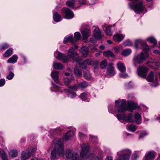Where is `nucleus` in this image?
I'll return each instance as SVG.
<instances>
[{
  "mask_svg": "<svg viewBox=\"0 0 160 160\" xmlns=\"http://www.w3.org/2000/svg\"><path fill=\"white\" fill-rule=\"evenodd\" d=\"M55 147L51 153V159L52 160L58 159L60 157L64 156L63 143L61 139L56 138L54 140Z\"/></svg>",
  "mask_w": 160,
  "mask_h": 160,
  "instance_id": "obj_1",
  "label": "nucleus"
},
{
  "mask_svg": "<svg viewBox=\"0 0 160 160\" xmlns=\"http://www.w3.org/2000/svg\"><path fill=\"white\" fill-rule=\"evenodd\" d=\"M68 51V56L58 52H56L54 53V56L58 59L64 62H67L69 60V58L74 59L78 55L77 52L72 48H70Z\"/></svg>",
  "mask_w": 160,
  "mask_h": 160,
  "instance_id": "obj_2",
  "label": "nucleus"
},
{
  "mask_svg": "<svg viewBox=\"0 0 160 160\" xmlns=\"http://www.w3.org/2000/svg\"><path fill=\"white\" fill-rule=\"evenodd\" d=\"M129 5L130 8L137 13L142 12L146 9L145 5H143L142 1L138 2H130L129 3Z\"/></svg>",
  "mask_w": 160,
  "mask_h": 160,
  "instance_id": "obj_3",
  "label": "nucleus"
},
{
  "mask_svg": "<svg viewBox=\"0 0 160 160\" xmlns=\"http://www.w3.org/2000/svg\"><path fill=\"white\" fill-rule=\"evenodd\" d=\"M148 53L141 52L139 54L134 56L133 62L134 63H141L148 58Z\"/></svg>",
  "mask_w": 160,
  "mask_h": 160,
  "instance_id": "obj_4",
  "label": "nucleus"
},
{
  "mask_svg": "<svg viewBox=\"0 0 160 160\" xmlns=\"http://www.w3.org/2000/svg\"><path fill=\"white\" fill-rule=\"evenodd\" d=\"M138 104L133 101H128L127 106H121V112L126 111L132 112L138 107Z\"/></svg>",
  "mask_w": 160,
  "mask_h": 160,
  "instance_id": "obj_5",
  "label": "nucleus"
},
{
  "mask_svg": "<svg viewBox=\"0 0 160 160\" xmlns=\"http://www.w3.org/2000/svg\"><path fill=\"white\" fill-rule=\"evenodd\" d=\"M132 154L129 149H125L121 151V160H129Z\"/></svg>",
  "mask_w": 160,
  "mask_h": 160,
  "instance_id": "obj_6",
  "label": "nucleus"
},
{
  "mask_svg": "<svg viewBox=\"0 0 160 160\" xmlns=\"http://www.w3.org/2000/svg\"><path fill=\"white\" fill-rule=\"evenodd\" d=\"M148 68L144 66H140L138 68V76L145 78L148 73Z\"/></svg>",
  "mask_w": 160,
  "mask_h": 160,
  "instance_id": "obj_7",
  "label": "nucleus"
},
{
  "mask_svg": "<svg viewBox=\"0 0 160 160\" xmlns=\"http://www.w3.org/2000/svg\"><path fill=\"white\" fill-rule=\"evenodd\" d=\"M122 120L127 122L133 123L135 122L133 117L132 113H130L127 115L126 114L121 112V120Z\"/></svg>",
  "mask_w": 160,
  "mask_h": 160,
  "instance_id": "obj_8",
  "label": "nucleus"
},
{
  "mask_svg": "<svg viewBox=\"0 0 160 160\" xmlns=\"http://www.w3.org/2000/svg\"><path fill=\"white\" fill-rule=\"evenodd\" d=\"M81 150L80 153V156L84 158L88 154L89 151V147L86 144L83 143L81 146Z\"/></svg>",
  "mask_w": 160,
  "mask_h": 160,
  "instance_id": "obj_9",
  "label": "nucleus"
},
{
  "mask_svg": "<svg viewBox=\"0 0 160 160\" xmlns=\"http://www.w3.org/2000/svg\"><path fill=\"white\" fill-rule=\"evenodd\" d=\"M115 107L114 108V113L118 119L120 121V101L118 100L115 101Z\"/></svg>",
  "mask_w": 160,
  "mask_h": 160,
  "instance_id": "obj_10",
  "label": "nucleus"
},
{
  "mask_svg": "<svg viewBox=\"0 0 160 160\" xmlns=\"http://www.w3.org/2000/svg\"><path fill=\"white\" fill-rule=\"evenodd\" d=\"M62 12L65 14L66 18L67 19H71L74 16V14L73 12L68 8H63L62 10Z\"/></svg>",
  "mask_w": 160,
  "mask_h": 160,
  "instance_id": "obj_11",
  "label": "nucleus"
},
{
  "mask_svg": "<svg viewBox=\"0 0 160 160\" xmlns=\"http://www.w3.org/2000/svg\"><path fill=\"white\" fill-rule=\"evenodd\" d=\"M93 34L94 38L96 39H101L103 36L98 28H96L94 29Z\"/></svg>",
  "mask_w": 160,
  "mask_h": 160,
  "instance_id": "obj_12",
  "label": "nucleus"
},
{
  "mask_svg": "<svg viewBox=\"0 0 160 160\" xmlns=\"http://www.w3.org/2000/svg\"><path fill=\"white\" fill-rule=\"evenodd\" d=\"M115 72L114 69L113 64L110 63L108 64L107 70V73L108 75L110 76H112L115 74Z\"/></svg>",
  "mask_w": 160,
  "mask_h": 160,
  "instance_id": "obj_13",
  "label": "nucleus"
},
{
  "mask_svg": "<svg viewBox=\"0 0 160 160\" xmlns=\"http://www.w3.org/2000/svg\"><path fill=\"white\" fill-rule=\"evenodd\" d=\"M58 73L59 72L54 71H53L51 74L52 78H53L54 81L56 83H58L59 82Z\"/></svg>",
  "mask_w": 160,
  "mask_h": 160,
  "instance_id": "obj_14",
  "label": "nucleus"
},
{
  "mask_svg": "<svg viewBox=\"0 0 160 160\" xmlns=\"http://www.w3.org/2000/svg\"><path fill=\"white\" fill-rule=\"evenodd\" d=\"M82 34L84 40L87 39L90 36L91 32L90 30L88 28H84L82 32Z\"/></svg>",
  "mask_w": 160,
  "mask_h": 160,
  "instance_id": "obj_15",
  "label": "nucleus"
},
{
  "mask_svg": "<svg viewBox=\"0 0 160 160\" xmlns=\"http://www.w3.org/2000/svg\"><path fill=\"white\" fill-rule=\"evenodd\" d=\"M126 70L125 66L121 62V77L122 78H126L128 76V75L126 73H124Z\"/></svg>",
  "mask_w": 160,
  "mask_h": 160,
  "instance_id": "obj_16",
  "label": "nucleus"
},
{
  "mask_svg": "<svg viewBox=\"0 0 160 160\" xmlns=\"http://www.w3.org/2000/svg\"><path fill=\"white\" fill-rule=\"evenodd\" d=\"M133 119L135 121L134 122L137 124H140L141 123V116L138 113H137L134 114Z\"/></svg>",
  "mask_w": 160,
  "mask_h": 160,
  "instance_id": "obj_17",
  "label": "nucleus"
},
{
  "mask_svg": "<svg viewBox=\"0 0 160 160\" xmlns=\"http://www.w3.org/2000/svg\"><path fill=\"white\" fill-rule=\"evenodd\" d=\"M74 135V132L72 130H70L66 133L63 138L65 140H68L71 139V138Z\"/></svg>",
  "mask_w": 160,
  "mask_h": 160,
  "instance_id": "obj_18",
  "label": "nucleus"
},
{
  "mask_svg": "<svg viewBox=\"0 0 160 160\" xmlns=\"http://www.w3.org/2000/svg\"><path fill=\"white\" fill-rule=\"evenodd\" d=\"M31 156L30 152H25L23 151L21 155V159L22 160H26L29 158Z\"/></svg>",
  "mask_w": 160,
  "mask_h": 160,
  "instance_id": "obj_19",
  "label": "nucleus"
},
{
  "mask_svg": "<svg viewBox=\"0 0 160 160\" xmlns=\"http://www.w3.org/2000/svg\"><path fill=\"white\" fill-rule=\"evenodd\" d=\"M113 27L112 26H109L106 28L105 32L107 35L111 36L112 35L113 30L112 29Z\"/></svg>",
  "mask_w": 160,
  "mask_h": 160,
  "instance_id": "obj_20",
  "label": "nucleus"
},
{
  "mask_svg": "<svg viewBox=\"0 0 160 160\" xmlns=\"http://www.w3.org/2000/svg\"><path fill=\"white\" fill-rule=\"evenodd\" d=\"M18 59L17 56L16 55H14L8 59L7 62L10 63H15L17 62Z\"/></svg>",
  "mask_w": 160,
  "mask_h": 160,
  "instance_id": "obj_21",
  "label": "nucleus"
},
{
  "mask_svg": "<svg viewBox=\"0 0 160 160\" xmlns=\"http://www.w3.org/2000/svg\"><path fill=\"white\" fill-rule=\"evenodd\" d=\"M81 52L82 56L84 58L86 57L88 53V48L86 47H84L81 48Z\"/></svg>",
  "mask_w": 160,
  "mask_h": 160,
  "instance_id": "obj_22",
  "label": "nucleus"
},
{
  "mask_svg": "<svg viewBox=\"0 0 160 160\" xmlns=\"http://www.w3.org/2000/svg\"><path fill=\"white\" fill-rule=\"evenodd\" d=\"M70 42L72 43H74V40L73 39L72 36H67L63 40V43L65 44L67 42Z\"/></svg>",
  "mask_w": 160,
  "mask_h": 160,
  "instance_id": "obj_23",
  "label": "nucleus"
},
{
  "mask_svg": "<svg viewBox=\"0 0 160 160\" xmlns=\"http://www.w3.org/2000/svg\"><path fill=\"white\" fill-rule=\"evenodd\" d=\"M53 67L54 69L62 70V69L63 66L60 63L54 62L53 63Z\"/></svg>",
  "mask_w": 160,
  "mask_h": 160,
  "instance_id": "obj_24",
  "label": "nucleus"
},
{
  "mask_svg": "<svg viewBox=\"0 0 160 160\" xmlns=\"http://www.w3.org/2000/svg\"><path fill=\"white\" fill-rule=\"evenodd\" d=\"M155 158L154 153L149 152L146 155L145 160H153Z\"/></svg>",
  "mask_w": 160,
  "mask_h": 160,
  "instance_id": "obj_25",
  "label": "nucleus"
},
{
  "mask_svg": "<svg viewBox=\"0 0 160 160\" xmlns=\"http://www.w3.org/2000/svg\"><path fill=\"white\" fill-rule=\"evenodd\" d=\"M78 86L77 84H75L73 86L70 87L68 88V89L65 90L66 92H73L77 90Z\"/></svg>",
  "mask_w": 160,
  "mask_h": 160,
  "instance_id": "obj_26",
  "label": "nucleus"
},
{
  "mask_svg": "<svg viewBox=\"0 0 160 160\" xmlns=\"http://www.w3.org/2000/svg\"><path fill=\"white\" fill-rule=\"evenodd\" d=\"M143 41L141 39H138L136 40L134 43L135 48L137 49L139 47L141 48L142 43H143Z\"/></svg>",
  "mask_w": 160,
  "mask_h": 160,
  "instance_id": "obj_27",
  "label": "nucleus"
},
{
  "mask_svg": "<svg viewBox=\"0 0 160 160\" xmlns=\"http://www.w3.org/2000/svg\"><path fill=\"white\" fill-rule=\"evenodd\" d=\"M140 48L142 49L144 52L148 53L149 51V46L144 41L143 42V43H142Z\"/></svg>",
  "mask_w": 160,
  "mask_h": 160,
  "instance_id": "obj_28",
  "label": "nucleus"
},
{
  "mask_svg": "<svg viewBox=\"0 0 160 160\" xmlns=\"http://www.w3.org/2000/svg\"><path fill=\"white\" fill-rule=\"evenodd\" d=\"M74 79V77L71 75L70 78H66L64 79V83L66 86H68L70 84L71 81L73 80Z\"/></svg>",
  "mask_w": 160,
  "mask_h": 160,
  "instance_id": "obj_29",
  "label": "nucleus"
},
{
  "mask_svg": "<svg viewBox=\"0 0 160 160\" xmlns=\"http://www.w3.org/2000/svg\"><path fill=\"white\" fill-rule=\"evenodd\" d=\"M103 54L105 56L108 57H111L114 58L115 56L114 53L110 50L104 52Z\"/></svg>",
  "mask_w": 160,
  "mask_h": 160,
  "instance_id": "obj_30",
  "label": "nucleus"
},
{
  "mask_svg": "<svg viewBox=\"0 0 160 160\" xmlns=\"http://www.w3.org/2000/svg\"><path fill=\"white\" fill-rule=\"evenodd\" d=\"M132 52L131 50L130 49H124L122 53V56L126 57L129 55Z\"/></svg>",
  "mask_w": 160,
  "mask_h": 160,
  "instance_id": "obj_31",
  "label": "nucleus"
},
{
  "mask_svg": "<svg viewBox=\"0 0 160 160\" xmlns=\"http://www.w3.org/2000/svg\"><path fill=\"white\" fill-rule=\"evenodd\" d=\"M147 41L153 44V47H154L157 44V41L154 37H149L147 39Z\"/></svg>",
  "mask_w": 160,
  "mask_h": 160,
  "instance_id": "obj_32",
  "label": "nucleus"
},
{
  "mask_svg": "<svg viewBox=\"0 0 160 160\" xmlns=\"http://www.w3.org/2000/svg\"><path fill=\"white\" fill-rule=\"evenodd\" d=\"M53 19L56 22H59L61 18V16L57 12H55L53 13Z\"/></svg>",
  "mask_w": 160,
  "mask_h": 160,
  "instance_id": "obj_33",
  "label": "nucleus"
},
{
  "mask_svg": "<svg viewBox=\"0 0 160 160\" xmlns=\"http://www.w3.org/2000/svg\"><path fill=\"white\" fill-rule=\"evenodd\" d=\"M13 52V49L12 48H10L8 50H7L4 54V57H8L11 56Z\"/></svg>",
  "mask_w": 160,
  "mask_h": 160,
  "instance_id": "obj_34",
  "label": "nucleus"
},
{
  "mask_svg": "<svg viewBox=\"0 0 160 160\" xmlns=\"http://www.w3.org/2000/svg\"><path fill=\"white\" fill-rule=\"evenodd\" d=\"M108 64L107 61L106 59L103 60L100 63V66L101 68L104 69L106 68Z\"/></svg>",
  "mask_w": 160,
  "mask_h": 160,
  "instance_id": "obj_35",
  "label": "nucleus"
},
{
  "mask_svg": "<svg viewBox=\"0 0 160 160\" xmlns=\"http://www.w3.org/2000/svg\"><path fill=\"white\" fill-rule=\"evenodd\" d=\"M154 74L153 72L152 71L150 73L148 74V78L147 80L148 81L152 82L154 81Z\"/></svg>",
  "mask_w": 160,
  "mask_h": 160,
  "instance_id": "obj_36",
  "label": "nucleus"
},
{
  "mask_svg": "<svg viewBox=\"0 0 160 160\" xmlns=\"http://www.w3.org/2000/svg\"><path fill=\"white\" fill-rule=\"evenodd\" d=\"M0 155L2 160H8L6 154L3 150L0 151Z\"/></svg>",
  "mask_w": 160,
  "mask_h": 160,
  "instance_id": "obj_37",
  "label": "nucleus"
},
{
  "mask_svg": "<svg viewBox=\"0 0 160 160\" xmlns=\"http://www.w3.org/2000/svg\"><path fill=\"white\" fill-rule=\"evenodd\" d=\"M61 131V129L59 128H58L56 129H53L49 131V132L51 134V135L53 136Z\"/></svg>",
  "mask_w": 160,
  "mask_h": 160,
  "instance_id": "obj_38",
  "label": "nucleus"
},
{
  "mask_svg": "<svg viewBox=\"0 0 160 160\" xmlns=\"http://www.w3.org/2000/svg\"><path fill=\"white\" fill-rule=\"evenodd\" d=\"M77 85H78V87H79L82 88H86L88 86L87 82L85 81L80 82Z\"/></svg>",
  "mask_w": 160,
  "mask_h": 160,
  "instance_id": "obj_39",
  "label": "nucleus"
},
{
  "mask_svg": "<svg viewBox=\"0 0 160 160\" xmlns=\"http://www.w3.org/2000/svg\"><path fill=\"white\" fill-rule=\"evenodd\" d=\"M74 72L77 76L79 77L82 75L81 71L78 67H76L74 68Z\"/></svg>",
  "mask_w": 160,
  "mask_h": 160,
  "instance_id": "obj_40",
  "label": "nucleus"
},
{
  "mask_svg": "<svg viewBox=\"0 0 160 160\" xmlns=\"http://www.w3.org/2000/svg\"><path fill=\"white\" fill-rule=\"evenodd\" d=\"M18 154L17 151L15 150H12L9 153V155L11 157H16Z\"/></svg>",
  "mask_w": 160,
  "mask_h": 160,
  "instance_id": "obj_41",
  "label": "nucleus"
},
{
  "mask_svg": "<svg viewBox=\"0 0 160 160\" xmlns=\"http://www.w3.org/2000/svg\"><path fill=\"white\" fill-rule=\"evenodd\" d=\"M75 0H72V1H67L66 3V5L68 6L73 8Z\"/></svg>",
  "mask_w": 160,
  "mask_h": 160,
  "instance_id": "obj_42",
  "label": "nucleus"
},
{
  "mask_svg": "<svg viewBox=\"0 0 160 160\" xmlns=\"http://www.w3.org/2000/svg\"><path fill=\"white\" fill-rule=\"evenodd\" d=\"M70 158H71V160H79V155L76 152L73 153Z\"/></svg>",
  "mask_w": 160,
  "mask_h": 160,
  "instance_id": "obj_43",
  "label": "nucleus"
},
{
  "mask_svg": "<svg viewBox=\"0 0 160 160\" xmlns=\"http://www.w3.org/2000/svg\"><path fill=\"white\" fill-rule=\"evenodd\" d=\"M128 128L129 131L132 132H134L137 130L136 126L134 124H131L129 125Z\"/></svg>",
  "mask_w": 160,
  "mask_h": 160,
  "instance_id": "obj_44",
  "label": "nucleus"
},
{
  "mask_svg": "<svg viewBox=\"0 0 160 160\" xmlns=\"http://www.w3.org/2000/svg\"><path fill=\"white\" fill-rule=\"evenodd\" d=\"M74 38L75 40H74V42L77 41V40L80 39L81 38V34L78 32H76L74 33Z\"/></svg>",
  "mask_w": 160,
  "mask_h": 160,
  "instance_id": "obj_45",
  "label": "nucleus"
},
{
  "mask_svg": "<svg viewBox=\"0 0 160 160\" xmlns=\"http://www.w3.org/2000/svg\"><path fill=\"white\" fill-rule=\"evenodd\" d=\"M14 74L11 71H10L8 75L6 77V78L9 80H11L13 78Z\"/></svg>",
  "mask_w": 160,
  "mask_h": 160,
  "instance_id": "obj_46",
  "label": "nucleus"
},
{
  "mask_svg": "<svg viewBox=\"0 0 160 160\" xmlns=\"http://www.w3.org/2000/svg\"><path fill=\"white\" fill-rule=\"evenodd\" d=\"M72 151L71 150H68L66 151V157L67 158H70L72 154Z\"/></svg>",
  "mask_w": 160,
  "mask_h": 160,
  "instance_id": "obj_47",
  "label": "nucleus"
},
{
  "mask_svg": "<svg viewBox=\"0 0 160 160\" xmlns=\"http://www.w3.org/2000/svg\"><path fill=\"white\" fill-rule=\"evenodd\" d=\"M113 38L114 40L117 42H120V34H117L113 36Z\"/></svg>",
  "mask_w": 160,
  "mask_h": 160,
  "instance_id": "obj_48",
  "label": "nucleus"
},
{
  "mask_svg": "<svg viewBox=\"0 0 160 160\" xmlns=\"http://www.w3.org/2000/svg\"><path fill=\"white\" fill-rule=\"evenodd\" d=\"M87 94L86 92H83L80 95V98L83 101H85L87 99Z\"/></svg>",
  "mask_w": 160,
  "mask_h": 160,
  "instance_id": "obj_49",
  "label": "nucleus"
},
{
  "mask_svg": "<svg viewBox=\"0 0 160 160\" xmlns=\"http://www.w3.org/2000/svg\"><path fill=\"white\" fill-rule=\"evenodd\" d=\"M123 45L125 46H131L133 44L129 40H127L123 43Z\"/></svg>",
  "mask_w": 160,
  "mask_h": 160,
  "instance_id": "obj_50",
  "label": "nucleus"
},
{
  "mask_svg": "<svg viewBox=\"0 0 160 160\" xmlns=\"http://www.w3.org/2000/svg\"><path fill=\"white\" fill-rule=\"evenodd\" d=\"M79 64L81 66L82 68L85 69L87 68V65L85 60L83 61H82Z\"/></svg>",
  "mask_w": 160,
  "mask_h": 160,
  "instance_id": "obj_51",
  "label": "nucleus"
},
{
  "mask_svg": "<svg viewBox=\"0 0 160 160\" xmlns=\"http://www.w3.org/2000/svg\"><path fill=\"white\" fill-rule=\"evenodd\" d=\"M83 75L84 77L87 79H89L91 78V75L90 72L88 71L84 72Z\"/></svg>",
  "mask_w": 160,
  "mask_h": 160,
  "instance_id": "obj_52",
  "label": "nucleus"
},
{
  "mask_svg": "<svg viewBox=\"0 0 160 160\" xmlns=\"http://www.w3.org/2000/svg\"><path fill=\"white\" fill-rule=\"evenodd\" d=\"M9 47V45L7 43H5L0 46V50H4L8 48Z\"/></svg>",
  "mask_w": 160,
  "mask_h": 160,
  "instance_id": "obj_53",
  "label": "nucleus"
},
{
  "mask_svg": "<svg viewBox=\"0 0 160 160\" xmlns=\"http://www.w3.org/2000/svg\"><path fill=\"white\" fill-rule=\"evenodd\" d=\"M147 134V133L146 131H143L141 132L139 134V138H142L145 137Z\"/></svg>",
  "mask_w": 160,
  "mask_h": 160,
  "instance_id": "obj_54",
  "label": "nucleus"
},
{
  "mask_svg": "<svg viewBox=\"0 0 160 160\" xmlns=\"http://www.w3.org/2000/svg\"><path fill=\"white\" fill-rule=\"evenodd\" d=\"M87 65H91L92 64V61L91 59H87L85 60Z\"/></svg>",
  "mask_w": 160,
  "mask_h": 160,
  "instance_id": "obj_55",
  "label": "nucleus"
},
{
  "mask_svg": "<svg viewBox=\"0 0 160 160\" xmlns=\"http://www.w3.org/2000/svg\"><path fill=\"white\" fill-rule=\"evenodd\" d=\"M74 59L75 61L78 62L79 64L82 61V59L78 57H77L76 58H75Z\"/></svg>",
  "mask_w": 160,
  "mask_h": 160,
  "instance_id": "obj_56",
  "label": "nucleus"
},
{
  "mask_svg": "<svg viewBox=\"0 0 160 160\" xmlns=\"http://www.w3.org/2000/svg\"><path fill=\"white\" fill-rule=\"evenodd\" d=\"M68 96L69 97L71 98H73L76 96V94L73 92H69Z\"/></svg>",
  "mask_w": 160,
  "mask_h": 160,
  "instance_id": "obj_57",
  "label": "nucleus"
},
{
  "mask_svg": "<svg viewBox=\"0 0 160 160\" xmlns=\"http://www.w3.org/2000/svg\"><path fill=\"white\" fill-rule=\"evenodd\" d=\"M5 80L4 79H0V87L3 86L5 84Z\"/></svg>",
  "mask_w": 160,
  "mask_h": 160,
  "instance_id": "obj_58",
  "label": "nucleus"
},
{
  "mask_svg": "<svg viewBox=\"0 0 160 160\" xmlns=\"http://www.w3.org/2000/svg\"><path fill=\"white\" fill-rule=\"evenodd\" d=\"M89 41L90 42L93 44H94L97 42L96 39H95L93 38H91Z\"/></svg>",
  "mask_w": 160,
  "mask_h": 160,
  "instance_id": "obj_59",
  "label": "nucleus"
},
{
  "mask_svg": "<svg viewBox=\"0 0 160 160\" xmlns=\"http://www.w3.org/2000/svg\"><path fill=\"white\" fill-rule=\"evenodd\" d=\"M112 104H110L108 106V111L111 113H112Z\"/></svg>",
  "mask_w": 160,
  "mask_h": 160,
  "instance_id": "obj_60",
  "label": "nucleus"
},
{
  "mask_svg": "<svg viewBox=\"0 0 160 160\" xmlns=\"http://www.w3.org/2000/svg\"><path fill=\"white\" fill-rule=\"evenodd\" d=\"M114 49L115 50V52L116 53H118L120 50V48L119 47H115L114 48Z\"/></svg>",
  "mask_w": 160,
  "mask_h": 160,
  "instance_id": "obj_61",
  "label": "nucleus"
},
{
  "mask_svg": "<svg viewBox=\"0 0 160 160\" xmlns=\"http://www.w3.org/2000/svg\"><path fill=\"white\" fill-rule=\"evenodd\" d=\"M105 160H113V158L111 156H107Z\"/></svg>",
  "mask_w": 160,
  "mask_h": 160,
  "instance_id": "obj_62",
  "label": "nucleus"
},
{
  "mask_svg": "<svg viewBox=\"0 0 160 160\" xmlns=\"http://www.w3.org/2000/svg\"><path fill=\"white\" fill-rule=\"evenodd\" d=\"M79 2L81 4H85L86 3V0H79Z\"/></svg>",
  "mask_w": 160,
  "mask_h": 160,
  "instance_id": "obj_63",
  "label": "nucleus"
},
{
  "mask_svg": "<svg viewBox=\"0 0 160 160\" xmlns=\"http://www.w3.org/2000/svg\"><path fill=\"white\" fill-rule=\"evenodd\" d=\"M153 52L156 54H160V51L158 50H155L153 51Z\"/></svg>",
  "mask_w": 160,
  "mask_h": 160,
  "instance_id": "obj_64",
  "label": "nucleus"
}]
</instances>
